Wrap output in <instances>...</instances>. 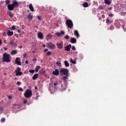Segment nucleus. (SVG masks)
<instances>
[{
    "label": "nucleus",
    "mask_w": 126,
    "mask_h": 126,
    "mask_svg": "<svg viewBox=\"0 0 126 126\" xmlns=\"http://www.w3.org/2000/svg\"><path fill=\"white\" fill-rule=\"evenodd\" d=\"M2 56V62L9 63L10 62L11 57L10 54H8L6 53H4Z\"/></svg>",
    "instance_id": "f257e3e1"
},
{
    "label": "nucleus",
    "mask_w": 126,
    "mask_h": 126,
    "mask_svg": "<svg viewBox=\"0 0 126 126\" xmlns=\"http://www.w3.org/2000/svg\"><path fill=\"white\" fill-rule=\"evenodd\" d=\"M32 94L31 90H27L24 94V95L26 98H29L32 96Z\"/></svg>",
    "instance_id": "f03ea898"
},
{
    "label": "nucleus",
    "mask_w": 126,
    "mask_h": 126,
    "mask_svg": "<svg viewBox=\"0 0 126 126\" xmlns=\"http://www.w3.org/2000/svg\"><path fill=\"white\" fill-rule=\"evenodd\" d=\"M66 24L67 27L70 28H71L73 26V23L72 22L70 19L66 20Z\"/></svg>",
    "instance_id": "7ed1b4c3"
},
{
    "label": "nucleus",
    "mask_w": 126,
    "mask_h": 126,
    "mask_svg": "<svg viewBox=\"0 0 126 126\" xmlns=\"http://www.w3.org/2000/svg\"><path fill=\"white\" fill-rule=\"evenodd\" d=\"M15 72L16 76H20L23 74L21 72V69L19 67H17Z\"/></svg>",
    "instance_id": "20e7f679"
},
{
    "label": "nucleus",
    "mask_w": 126,
    "mask_h": 126,
    "mask_svg": "<svg viewBox=\"0 0 126 126\" xmlns=\"http://www.w3.org/2000/svg\"><path fill=\"white\" fill-rule=\"evenodd\" d=\"M60 72L62 73L63 74L67 75L68 74V70L65 68H62L60 70Z\"/></svg>",
    "instance_id": "39448f33"
},
{
    "label": "nucleus",
    "mask_w": 126,
    "mask_h": 126,
    "mask_svg": "<svg viewBox=\"0 0 126 126\" xmlns=\"http://www.w3.org/2000/svg\"><path fill=\"white\" fill-rule=\"evenodd\" d=\"M66 88V86L65 84H62L61 85V87L60 88V90L62 91L65 90Z\"/></svg>",
    "instance_id": "423d86ee"
},
{
    "label": "nucleus",
    "mask_w": 126,
    "mask_h": 126,
    "mask_svg": "<svg viewBox=\"0 0 126 126\" xmlns=\"http://www.w3.org/2000/svg\"><path fill=\"white\" fill-rule=\"evenodd\" d=\"M20 60H21L19 58H16L15 61V63L18 65H21V63L20 62Z\"/></svg>",
    "instance_id": "0eeeda50"
},
{
    "label": "nucleus",
    "mask_w": 126,
    "mask_h": 126,
    "mask_svg": "<svg viewBox=\"0 0 126 126\" xmlns=\"http://www.w3.org/2000/svg\"><path fill=\"white\" fill-rule=\"evenodd\" d=\"M38 38L40 39H42L43 38V34L41 32H39L37 33Z\"/></svg>",
    "instance_id": "6e6552de"
},
{
    "label": "nucleus",
    "mask_w": 126,
    "mask_h": 126,
    "mask_svg": "<svg viewBox=\"0 0 126 126\" xmlns=\"http://www.w3.org/2000/svg\"><path fill=\"white\" fill-rule=\"evenodd\" d=\"M14 7L12 4L8 5V9L10 11L13 10H14Z\"/></svg>",
    "instance_id": "1a4fd4ad"
},
{
    "label": "nucleus",
    "mask_w": 126,
    "mask_h": 126,
    "mask_svg": "<svg viewBox=\"0 0 126 126\" xmlns=\"http://www.w3.org/2000/svg\"><path fill=\"white\" fill-rule=\"evenodd\" d=\"M56 45L57 47L60 49L62 48L63 47V43L62 42H61L60 44L57 43Z\"/></svg>",
    "instance_id": "9d476101"
},
{
    "label": "nucleus",
    "mask_w": 126,
    "mask_h": 126,
    "mask_svg": "<svg viewBox=\"0 0 126 126\" xmlns=\"http://www.w3.org/2000/svg\"><path fill=\"white\" fill-rule=\"evenodd\" d=\"M71 47V45L69 44L68 46H67L64 47L65 50L68 51H69L70 50V48Z\"/></svg>",
    "instance_id": "9b49d317"
},
{
    "label": "nucleus",
    "mask_w": 126,
    "mask_h": 126,
    "mask_svg": "<svg viewBox=\"0 0 126 126\" xmlns=\"http://www.w3.org/2000/svg\"><path fill=\"white\" fill-rule=\"evenodd\" d=\"M52 73L53 75L57 76L59 74V70L58 69H55L54 71L52 72Z\"/></svg>",
    "instance_id": "f8f14e48"
},
{
    "label": "nucleus",
    "mask_w": 126,
    "mask_h": 126,
    "mask_svg": "<svg viewBox=\"0 0 126 126\" xmlns=\"http://www.w3.org/2000/svg\"><path fill=\"white\" fill-rule=\"evenodd\" d=\"M48 45L52 48L55 49L56 48V47L52 43L50 42H49L48 43Z\"/></svg>",
    "instance_id": "ddd939ff"
},
{
    "label": "nucleus",
    "mask_w": 126,
    "mask_h": 126,
    "mask_svg": "<svg viewBox=\"0 0 126 126\" xmlns=\"http://www.w3.org/2000/svg\"><path fill=\"white\" fill-rule=\"evenodd\" d=\"M14 6L15 7H18L19 6V5L18 4V3L15 0H14L13 2V4Z\"/></svg>",
    "instance_id": "4468645a"
},
{
    "label": "nucleus",
    "mask_w": 126,
    "mask_h": 126,
    "mask_svg": "<svg viewBox=\"0 0 126 126\" xmlns=\"http://www.w3.org/2000/svg\"><path fill=\"white\" fill-rule=\"evenodd\" d=\"M114 24L116 27L119 28L120 26V24L118 20H116L114 23Z\"/></svg>",
    "instance_id": "2eb2a0df"
},
{
    "label": "nucleus",
    "mask_w": 126,
    "mask_h": 126,
    "mask_svg": "<svg viewBox=\"0 0 126 126\" xmlns=\"http://www.w3.org/2000/svg\"><path fill=\"white\" fill-rule=\"evenodd\" d=\"M111 2V0H104L105 3L108 5H110Z\"/></svg>",
    "instance_id": "dca6fc26"
},
{
    "label": "nucleus",
    "mask_w": 126,
    "mask_h": 126,
    "mask_svg": "<svg viewBox=\"0 0 126 126\" xmlns=\"http://www.w3.org/2000/svg\"><path fill=\"white\" fill-rule=\"evenodd\" d=\"M7 34L8 36L10 37L13 34V32L11 31L10 30H9L7 32Z\"/></svg>",
    "instance_id": "f3484780"
},
{
    "label": "nucleus",
    "mask_w": 126,
    "mask_h": 126,
    "mask_svg": "<svg viewBox=\"0 0 126 126\" xmlns=\"http://www.w3.org/2000/svg\"><path fill=\"white\" fill-rule=\"evenodd\" d=\"M74 34L77 38H79V35L78 31L77 30L75 31L74 32Z\"/></svg>",
    "instance_id": "a211bd4d"
},
{
    "label": "nucleus",
    "mask_w": 126,
    "mask_h": 126,
    "mask_svg": "<svg viewBox=\"0 0 126 126\" xmlns=\"http://www.w3.org/2000/svg\"><path fill=\"white\" fill-rule=\"evenodd\" d=\"M29 7L30 10L32 12H33L34 11V9L33 7L32 6V3L30 4L29 5Z\"/></svg>",
    "instance_id": "6ab92c4d"
},
{
    "label": "nucleus",
    "mask_w": 126,
    "mask_h": 126,
    "mask_svg": "<svg viewBox=\"0 0 126 126\" xmlns=\"http://www.w3.org/2000/svg\"><path fill=\"white\" fill-rule=\"evenodd\" d=\"M17 51L16 50H13L10 52V54L12 55L16 54L17 53Z\"/></svg>",
    "instance_id": "aec40b11"
},
{
    "label": "nucleus",
    "mask_w": 126,
    "mask_h": 126,
    "mask_svg": "<svg viewBox=\"0 0 126 126\" xmlns=\"http://www.w3.org/2000/svg\"><path fill=\"white\" fill-rule=\"evenodd\" d=\"M7 14L11 18H12L14 16V15L11 12H8L7 13Z\"/></svg>",
    "instance_id": "412c9836"
},
{
    "label": "nucleus",
    "mask_w": 126,
    "mask_h": 126,
    "mask_svg": "<svg viewBox=\"0 0 126 126\" xmlns=\"http://www.w3.org/2000/svg\"><path fill=\"white\" fill-rule=\"evenodd\" d=\"M33 17L31 15V14L30 13L29 15L27 16V18H28L29 20H31Z\"/></svg>",
    "instance_id": "4be33fe9"
},
{
    "label": "nucleus",
    "mask_w": 126,
    "mask_h": 126,
    "mask_svg": "<svg viewBox=\"0 0 126 126\" xmlns=\"http://www.w3.org/2000/svg\"><path fill=\"white\" fill-rule=\"evenodd\" d=\"M38 77V74H35L32 77V78L33 80H35Z\"/></svg>",
    "instance_id": "5701e85b"
},
{
    "label": "nucleus",
    "mask_w": 126,
    "mask_h": 126,
    "mask_svg": "<svg viewBox=\"0 0 126 126\" xmlns=\"http://www.w3.org/2000/svg\"><path fill=\"white\" fill-rule=\"evenodd\" d=\"M66 76L65 77H63L62 79L64 81V82H65L66 81V80L68 78V74L66 75Z\"/></svg>",
    "instance_id": "b1692460"
},
{
    "label": "nucleus",
    "mask_w": 126,
    "mask_h": 126,
    "mask_svg": "<svg viewBox=\"0 0 126 126\" xmlns=\"http://www.w3.org/2000/svg\"><path fill=\"white\" fill-rule=\"evenodd\" d=\"M76 42V39L74 38H72L71 39V42L72 43H75Z\"/></svg>",
    "instance_id": "393cba45"
},
{
    "label": "nucleus",
    "mask_w": 126,
    "mask_h": 126,
    "mask_svg": "<svg viewBox=\"0 0 126 126\" xmlns=\"http://www.w3.org/2000/svg\"><path fill=\"white\" fill-rule=\"evenodd\" d=\"M10 44L11 45V46L12 47H17L16 44L14 43L13 41L11 42Z\"/></svg>",
    "instance_id": "a878e982"
},
{
    "label": "nucleus",
    "mask_w": 126,
    "mask_h": 126,
    "mask_svg": "<svg viewBox=\"0 0 126 126\" xmlns=\"http://www.w3.org/2000/svg\"><path fill=\"white\" fill-rule=\"evenodd\" d=\"M122 28L125 31H126V24H124L122 25Z\"/></svg>",
    "instance_id": "bb28decb"
},
{
    "label": "nucleus",
    "mask_w": 126,
    "mask_h": 126,
    "mask_svg": "<svg viewBox=\"0 0 126 126\" xmlns=\"http://www.w3.org/2000/svg\"><path fill=\"white\" fill-rule=\"evenodd\" d=\"M112 22V20H110L109 18H107L106 19V22L107 23H111Z\"/></svg>",
    "instance_id": "cd10ccee"
},
{
    "label": "nucleus",
    "mask_w": 126,
    "mask_h": 126,
    "mask_svg": "<svg viewBox=\"0 0 126 126\" xmlns=\"http://www.w3.org/2000/svg\"><path fill=\"white\" fill-rule=\"evenodd\" d=\"M88 4L87 2H84L83 4V6L84 7H86L88 6Z\"/></svg>",
    "instance_id": "c85d7f7f"
},
{
    "label": "nucleus",
    "mask_w": 126,
    "mask_h": 126,
    "mask_svg": "<svg viewBox=\"0 0 126 126\" xmlns=\"http://www.w3.org/2000/svg\"><path fill=\"white\" fill-rule=\"evenodd\" d=\"M64 63L65 64V66L66 67H68L69 66V63H68L67 61H65L64 62Z\"/></svg>",
    "instance_id": "c756f323"
},
{
    "label": "nucleus",
    "mask_w": 126,
    "mask_h": 126,
    "mask_svg": "<svg viewBox=\"0 0 126 126\" xmlns=\"http://www.w3.org/2000/svg\"><path fill=\"white\" fill-rule=\"evenodd\" d=\"M27 102V100H24L23 102V103L24 104H26L27 105H29L30 104V103L29 102Z\"/></svg>",
    "instance_id": "7c9ffc66"
},
{
    "label": "nucleus",
    "mask_w": 126,
    "mask_h": 126,
    "mask_svg": "<svg viewBox=\"0 0 126 126\" xmlns=\"http://www.w3.org/2000/svg\"><path fill=\"white\" fill-rule=\"evenodd\" d=\"M40 66H37L36 67L35 71L37 73L38 71V69H40Z\"/></svg>",
    "instance_id": "2f4dec72"
},
{
    "label": "nucleus",
    "mask_w": 126,
    "mask_h": 126,
    "mask_svg": "<svg viewBox=\"0 0 126 126\" xmlns=\"http://www.w3.org/2000/svg\"><path fill=\"white\" fill-rule=\"evenodd\" d=\"M70 61L71 63L74 64H76V62L75 61L73 60L72 59H70Z\"/></svg>",
    "instance_id": "473e14b6"
},
{
    "label": "nucleus",
    "mask_w": 126,
    "mask_h": 126,
    "mask_svg": "<svg viewBox=\"0 0 126 126\" xmlns=\"http://www.w3.org/2000/svg\"><path fill=\"white\" fill-rule=\"evenodd\" d=\"M5 118H3L1 119L0 122L1 123H3L5 121Z\"/></svg>",
    "instance_id": "72a5a7b5"
},
{
    "label": "nucleus",
    "mask_w": 126,
    "mask_h": 126,
    "mask_svg": "<svg viewBox=\"0 0 126 126\" xmlns=\"http://www.w3.org/2000/svg\"><path fill=\"white\" fill-rule=\"evenodd\" d=\"M10 29L11 30H15L16 28H15V26L14 25H13L12 27H11L10 28Z\"/></svg>",
    "instance_id": "f704fd0d"
},
{
    "label": "nucleus",
    "mask_w": 126,
    "mask_h": 126,
    "mask_svg": "<svg viewBox=\"0 0 126 126\" xmlns=\"http://www.w3.org/2000/svg\"><path fill=\"white\" fill-rule=\"evenodd\" d=\"M6 4L7 5L9 4L10 3V1L9 0H6L5 1Z\"/></svg>",
    "instance_id": "c9c22d12"
},
{
    "label": "nucleus",
    "mask_w": 126,
    "mask_h": 126,
    "mask_svg": "<svg viewBox=\"0 0 126 126\" xmlns=\"http://www.w3.org/2000/svg\"><path fill=\"white\" fill-rule=\"evenodd\" d=\"M3 108L2 107H0V113H2L3 110Z\"/></svg>",
    "instance_id": "e433bc0d"
},
{
    "label": "nucleus",
    "mask_w": 126,
    "mask_h": 126,
    "mask_svg": "<svg viewBox=\"0 0 126 126\" xmlns=\"http://www.w3.org/2000/svg\"><path fill=\"white\" fill-rule=\"evenodd\" d=\"M51 54V52L50 51H48L47 52L46 55H49Z\"/></svg>",
    "instance_id": "4c0bfd02"
},
{
    "label": "nucleus",
    "mask_w": 126,
    "mask_h": 126,
    "mask_svg": "<svg viewBox=\"0 0 126 126\" xmlns=\"http://www.w3.org/2000/svg\"><path fill=\"white\" fill-rule=\"evenodd\" d=\"M18 90L19 91L22 92L23 91V89L21 87H18Z\"/></svg>",
    "instance_id": "58836bf2"
},
{
    "label": "nucleus",
    "mask_w": 126,
    "mask_h": 126,
    "mask_svg": "<svg viewBox=\"0 0 126 126\" xmlns=\"http://www.w3.org/2000/svg\"><path fill=\"white\" fill-rule=\"evenodd\" d=\"M99 9H104V7L103 6L100 5L99 6Z\"/></svg>",
    "instance_id": "ea45409f"
},
{
    "label": "nucleus",
    "mask_w": 126,
    "mask_h": 126,
    "mask_svg": "<svg viewBox=\"0 0 126 126\" xmlns=\"http://www.w3.org/2000/svg\"><path fill=\"white\" fill-rule=\"evenodd\" d=\"M64 38L66 39H69V36L67 35L66 36L64 37Z\"/></svg>",
    "instance_id": "a19ab883"
},
{
    "label": "nucleus",
    "mask_w": 126,
    "mask_h": 126,
    "mask_svg": "<svg viewBox=\"0 0 126 126\" xmlns=\"http://www.w3.org/2000/svg\"><path fill=\"white\" fill-rule=\"evenodd\" d=\"M29 72L31 73H34V70H29Z\"/></svg>",
    "instance_id": "79ce46f5"
},
{
    "label": "nucleus",
    "mask_w": 126,
    "mask_h": 126,
    "mask_svg": "<svg viewBox=\"0 0 126 126\" xmlns=\"http://www.w3.org/2000/svg\"><path fill=\"white\" fill-rule=\"evenodd\" d=\"M56 64L58 66H60L61 65V63H59L58 61L56 62Z\"/></svg>",
    "instance_id": "37998d69"
},
{
    "label": "nucleus",
    "mask_w": 126,
    "mask_h": 126,
    "mask_svg": "<svg viewBox=\"0 0 126 126\" xmlns=\"http://www.w3.org/2000/svg\"><path fill=\"white\" fill-rule=\"evenodd\" d=\"M51 37V35H48L47 36V38L48 39H50Z\"/></svg>",
    "instance_id": "c03bdc74"
},
{
    "label": "nucleus",
    "mask_w": 126,
    "mask_h": 126,
    "mask_svg": "<svg viewBox=\"0 0 126 126\" xmlns=\"http://www.w3.org/2000/svg\"><path fill=\"white\" fill-rule=\"evenodd\" d=\"M56 34L58 36H59L61 35V33L59 32H57L56 33Z\"/></svg>",
    "instance_id": "a18cd8bd"
},
{
    "label": "nucleus",
    "mask_w": 126,
    "mask_h": 126,
    "mask_svg": "<svg viewBox=\"0 0 126 126\" xmlns=\"http://www.w3.org/2000/svg\"><path fill=\"white\" fill-rule=\"evenodd\" d=\"M8 100H11L12 99V97L11 96H8Z\"/></svg>",
    "instance_id": "49530a36"
},
{
    "label": "nucleus",
    "mask_w": 126,
    "mask_h": 126,
    "mask_svg": "<svg viewBox=\"0 0 126 126\" xmlns=\"http://www.w3.org/2000/svg\"><path fill=\"white\" fill-rule=\"evenodd\" d=\"M60 33H61V34H62V35H63L64 34V31H61V32Z\"/></svg>",
    "instance_id": "de8ad7c7"
},
{
    "label": "nucleus",
    "mask_w": 126,
    "mask_h": 126,
    "mask_svg": "<svg viewBox=\"0 0 126 126\" xmlns=\"http://www.w3.org/2000/svg\"><path fill=\"white\" fill-rule=\"evenodd\" d=\"M17 84L19 85L21 84V83L19 81H18L17 82Z\"/></svg>",
    "instance_id": "09e8293b"
},
{
    "label": "nucleus",
    "mask_w": 126,
    "mask_h": 126,
    "mask_svg": "<svg viewBox=\"0 0 126 126\" xmlns=\"http://www.w3.org/2000/svg\"><path fill=\"white\" fill-rule=\"evenodd\" d=\"M72 49L73 50H75L76 49V48L74 46H73L72 47Z\"/></svg>",
    "instance_id": "8fccbe9b"
},
{
    "label": "nucleus",
    "mask_w": 126,
    "mask_h": 126,
    "mask_svg": "<svg viewBox=\"0 0 126 126\" xmlns=\"http://www.w3.org/2000/svg\"><path fill=\"white\" fill-rule=\"evenodd\" d=\"M37 17L38 20H41V17L40 16H37Z\"/></svg>",
    "instance_id": "3c124183"
},
{
    "label": "nucleus",
    "mask_w": 126,
    "mask_h": 126,
    "mask_svg": "<svg viewBox=\"0 0 126 126\" xmlns=\"http://www.w3.org/2000/svg\"><path fill=\"white\" fill-rule=\"evenodd\" d=\"M3 35L4 36H6V33L5 32H3Z\"/></svg>",
    "instance_id": "603ef678"
},
{
    "label": "nucleus",
    "mask_w": 126,
    "mask_h": 126,
    "mask_svg": "<svg viewBox=\"0 0 126 126\" xmlns=\"http://www.w3.org/2000/svg\"><path fill=\"white\" fill-rule=\"evenodd\" d=\"M15 36L17 38H18V34H15Z\"/></svg>",
    "instance_id": "864d4df0"
},
{
    "label": "nucleus",
    "mask_w": 126,
    "mask_h": 126,
    "mask_svg": "<svg viewBox=\"0 0 126 126\" xmlns=\"http://www.w3.org/2000/svg\"><path fill=\"white\" fill-rule=\"evenodd\" d=\"M23 55L24 58H25V57H26L27 54H26V53H24L23 54Z\"/></svg>",
    "instance_id": "5fc2aeb1"
},
{
    "label": "nucleus",
    "mask_w": 126,
    "mask_h": 126,
    "mask_svg": "<svg viewBox=\"0 0 126 126\" xmlns=\"http://www.w3.org/2000/svg\"><path fill=\"white\" fill-rule=\"evenodd\" d=\"M45 72L43 71H40V73H41L42 74H44L45 73Z\"/></svg>",
    "instance_id": "6e6d98bb"
},
{
    "label": "nucleus",
    "mask_w": 126,
    "mask_h": 126,
    "mask_svg": "<svg viewBox=\"0 0 126 126\" xmlns=\"http://www.w3.org/2000/svg\"><path fill=\"white\" fill-rule=\"evenodd\" d=\"M77 71V69L76 68H74L73 69V71L74 72H76Z\"/></svg>",
    "instance_id": "4d7b16f0"
},
{
    "label": "nucleus",
    "mask_w": 126,
    "mask_h": 126,
    "mask_svg": "<svg viewBox=\"0 0 126 126\" xmlns=\"http://www.w3.org/2000/svg\"><path fill=\"white\" fill-rule=\"evenodd\" d=\"M109 16L110 17L112 16H113V15L112 14H109Z\"/></svg>",
    "instance_id": "13d9d810"
},
{
    "label": "nucleus",
    "mask_w": 126,
    "mask_h": 126,
    "mask_svg": "<svg viewBox=\"0 0 126 126\" xmlns=\"http://www.w3.org/2000/svg\"><path fill=\"white\" fill-rule=\"evenodd\" d=\"M23 17L24 18H27V16L26 15H25L23 16Z\"/></svg>",
    "instance_id": "bf43d9fd"
},
{
    "label": "nucleus",
    "mask_w": 126,
    "mask_h": 126,
    "mask_svg": "<svg viewBox=\"0 0 126 126\" xmlns=\"http://www.w3.org/2000/svg\"><path fill=\"white\" fill-rule=\"evenodd\" d=\"M112 9V7H109L108 8V10H111Z\"/></svg>",
    "instance_id": "052dcab7"
},
{
    "label": "nucleus",
    "mask_w": 126,
    "mask_h": 126,
    "mask_svg": "<svg viewBox=\"0 0 126 126\" xmlns=\"http://www.w3.org/2000/svg\"><path fill=\"white\" fill-rule=\"evenodd\" d=\"M32 60L33 61H36V59L35 58H34Z\"/></svg>",
    "instance_id": "680f3d73"
},
{
    "label": "nucleus",
    "mask_w": 126,
    "mask_h": 126,
    "mask_svg": "<svg viewBox=\"0 0 126 126\" xmlns=\"http://www.w3.org/2000/svg\"><path fill=\"white\" fill-rule=\"evenodd\" d=\"M25 63L26 64H28V61L27 60L25 62Z\"/></svg>",
    "instance_id": "e2e57ef3"
},
{
    "label": "nucleus",
    "mask_w": 126,
    "mask_h": 126,
    "mask_svg": "<svg viewBox=\"0 0 126 126\" xmlns=\"http://www.w3.org/2000/svg\"><path fill=\"white\" fill-rule=\"evenodd\" d=\"M58 83H54V85L55 86L56 85H57L58 84Z\"/></svg>",
    "instance_id": "0e129e2a"
},
{
    "label": "nucleus",
    "mask_w": 126,
    "mask_h": 126,
    "mask_svg": "<svg viewBox=\"0 0 126 126\" xmlns=\"http://www.w3.org/2000/svg\"><path fill=\"white\" fill-rule=\"evenodd\" d=\"M48 50V49L47 48H46L44 50V51L45 52H46V51Z\"/></svg>",
    "instance_id": "69168bd1"
},
{
    "label": "nucleus",
    "mask_w": 126,
    "mask_h": 126,
    "mask_svg": "<svg viewBox=\"0 0 126 126\" xmlns=\"http://www.w3.org/2000/svg\"><path fill=\"white\" fill-rule=\"evenodd\" d=\"M102 17L103 18H104L105 17V16L104 15H102Z\"/></svg>",
    "instance_id": "338daca9"
},
{
    "label": "nucleus",
    "mask_w": 126,
    "mask_h": 126,
    "mask_svg": "<svg viewBox=\"0 0 126 126\" xmlns=\"http://www.w3.org/2000/svg\"><path fill=\"white\" fill-rule=\"evenodd\" d=\"M4 48L5 50H6L7 49V48L5 47H4Z\"/></svg>",
    "instance_id": "774afa93"
}]
</instances>
